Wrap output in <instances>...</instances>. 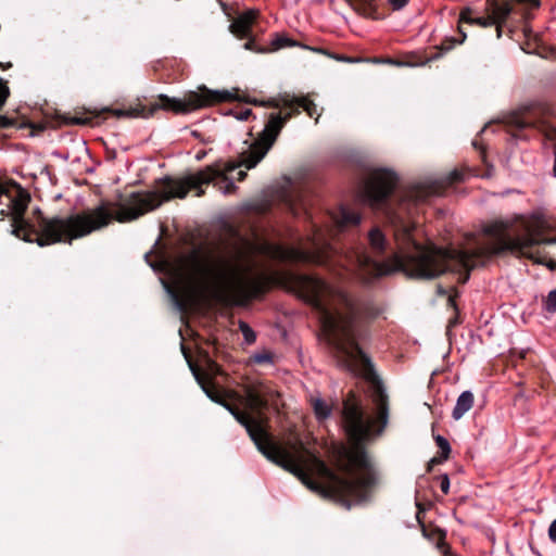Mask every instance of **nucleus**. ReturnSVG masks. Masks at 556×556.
<instances>
[{
  "label": "nucleus",
  "mask_w": 556,
  "mask_h": 556,
  "mask_svg": "<svg viewBox=\"0 0 556 556\" xmlns=\"http://www.w3.org/2000/svg\"><path fill=\"white\" fill-rule=\"evenodd\" d=\"M334 226L341 230L349 226H355L361 222V216L356 212L341 206L336 213L330 216Z\"/></svg>",
  "instance_id": "10"
},
{
  "label": "nucleus",
  "mask_w": 556,
  "mask_h": 556,
  "mask_svg": "<svg viewBox=\"0 0 556 556\" xmlns=\"http://www.w3.org/2000/svg\"><path fill=\"white\" fill-rule=\"evenodd\" d=\"M295 45L296 43L293 40H291L290 38H288L286 36H282V35H277L271 40L270 49H268V50L269 51H276V50H279L281 48L293 47Z\"/></svg>",
  "instance_id": "15"
},
{
  "label": "nucleus",
  "mask_w": 556,
  "mask_h": 556,
  "mask_svg": "<svg viewBox=\"0 0 556 556\" xmlns=\"http://www.w3.org/2000/svg\"><path fill=\"white\" fill-rule=\"evenodd\" d=\"M462 179V175L458 173V172H453L448 178V182L447 184H453L457 180H460Z\"/></svg>",
  "instance_id": "27"
},
{
  "label": "nucleus",
  "mask_w": 556,
  "mask_h": 556,
  "mask_svg": "<svg viewBox=\"0 0 556 556\" xmlns=\"http://www.w3.org/2000/svg\"><path fill=\"white\" fill-rule=\"evenodd\" d=\"M397 184L396 175L388 169H375L359 189L362 202L374 208H384L393 227L396 251H393L382 231L375 227L368 233L372 254H392V266L407 276L418 279H433L447 270L464 275L466 282L468 271L484 264L492 255L511 251L520 256L546 264L555 268L556 263L547 261L545 249L556 244V226L541 212L518 215L507 220H496L485 226L483 233L471 235L459 249H441L424 247L417 242L413 215L416 205L430 195L440 194L444 185L427 180L402 191L394 207L388 204L389 197Z\"/></svg>",
  "instance_id": "1"
},
{
  "label": "nucleus",
  "mask_w": 556,
  "mask_h": 556,
  "mask_svg": "<svg viewBox=\"0 0 556 556\" xmlns=\"http://www.w3.org/2000/svg\"><path fill=\"white\" fill-rule=\"evenodd\" d=\"M256 17L257 11L249 10L243 12L231 23L230 31L239 38L248 37Z\"/></svg>",
  "instance_id": "9"
},
{
  "label": "nucleus",
  "mask_w": 556,
  "mask_h": 556,
  "mask_svg": "<svg viewBox=\"0 0 556 556\" xmlns=\"http://www.w3.org/2000/svg\"><path fill=\"white\" fill-rule=\"evenodd\" d=\"M208 184L223 192V161L181 179L166 178L153 191L134 192L122 202L102 201L96 207L65 218H46L37 211L33 219L24 216L30 201L29 193L16 182L0 184V223L16 238L37 242L40 247L71 242L106 227L113 220H135L163 202L185 198L190 190H195L201 197L204 194L203 186Z\"/></svg>",
  "instance_id": "4"
},
{
  "label": "nucleus",
  "mask_w": 556,
  "mask_h": 556,
  "mask_svg": "<svg viewBox=\"0 0 556 556\" xmlns=\"http://www.w3.org/2000/svg\"><path fill=\"white\" fill-rule=\"evenodd\" d=\"M350 5L357 11L359 14L378 18L377 5L375 0H346Z\"/></svg>",
  "instance_id": "13"
},
{
  "label": "nucleus",
  "mask_w": 556,
  "mask_h": 556,
  "mask_svg": "<svg viewBox=\"0 0 556 556\" xmlns=\"http://www.w3.org/2000/svg\"><path fill=\"white\" fill-rule=\"evenodd\" d=\"M231 97L229 91L211 90L205 86H201L197 91L188 92L184 99L161 96L159 106L178 114H186L205 106L228 101Z\"/></svg>",
  "instance_id": "8"
},
{
  "label": "nucleus",
  "mask_w": 556,
  "mask_h": 556,
  "mask_svg": "<svg viewBox=\"0 0 556 556\" xmlns=\"http://www.w3.org/2000/svg\"><path fill=\"white\" fill-rule=\"evenodd\" d=\"M239 328H240L247 343L251 344L255 341V339H256L255 332L252 330V328L249 325H247L245 323H240Z\"/></svg>",
  "instance_id": "16"
},
{
  "label": "nucleus",
  "mask_w": 556,
  "mask_h": 556,
  "mask_svg": "<svg viewBox=\"0 0 556 556\" xmlns=\"http://www.w3.org/2000/svg\"><path fill=\"white\" fill-rule=\"evenodd\" d=\"M387 2L393 10H401L407 5L409 0H387Z\"/></svg>",
  "instance_id": "22"
},
{
  "label": "nucleus",
  "mask_w": 556,
  "mask_h": 556,
  "mask_svg": "<svg viewBox=\"0 0 556 556\" xmlns=\"http://www.w3.org/2000/svg\"><path fill=\"white\" fill-rule=\"evenodd\" d=\"M76 123H84L83 119H76Z\"/></svg>",
  "instance_id": "30"
},
{
  "label": "nucleus",
  "mask_w": 556,
  "mask_h": 556,
  "mask_svg": "<svg viewBox=\"0 0 556 556\" xmlns=\"http://www.w3.org/2000/svg\"><path fill=\"white\" fill-rule=\"evenodd\" d=\"M545 308L546 311L548 312H556V289L555 290H552L546 300H545Z\"/></svg>",
  "instance_id": "19"
},
{
  "label": "nucleus",
  "mask_w": 556,
  "mask_h": 556,
  "mask_svg": "<svg viewBox=\"0 0 556 556\" xmlns=\"http://www.w3.org/2000/svg\"><path fill=\"white\" fill-rule=\"evenodd\" d=\"M332 229L311 224L305 237L291 233L288 244L267 240L240 241L232 248L212 256L175 279L177 289L189 293H207L225 305L241 306L264 292L267 275L261 256L289 263L342 268L364 282L388 274L392 268L367 254L363 248L339 252L330 243Z\"/></svg>",
  "instance_id": "3"
},
{
  "label": "nucleus",
  "mask_w": 556,
  "mask_h": 556,
  "mask_svg": "<svg viewBox=\"0 0 556 556\" xmlns=\"http://www.w3.org/2000/svg\"><path fill=\"white\" fill-rule=\"evenodd\" d=\"M460 34H462V39L459 40H456L454 38H448V39H445L442 43H441V50L443 51H450L454 46L455 43H462L464 41V39L466 38V34L463 33L462 29H459Z\"/></svg>",
  "instance_id": "18"
},
{
  "label": "nucleus",
  "mask_w": 556,
  "mask_h": 556,
  "mask_svg": "<svg viewBox=\"0 0 556 556\" xmlns=\"http://www.w3.org/2000/svg\"><path fill=\"white\" fill-rule=\"evenodd\" d=\"M285 203L294 216L303 211L307 214L306 194L302 190L294 189L285 195Z\"/></svg>",
  "instance_id": "11"
},
{
  "label": "nucleus",
  "mask_w": 556,
  "mask_h": 556,
  "mask_svg": "<svg viewBox=\"0 0 556 556\" xmlns=\"http://www.w3.org/2000/svg\"><path fill=\"white\" fill-rule=\"evenodd\" d=\"M8 96H9V88L5 86V84L0 78V109L4 104Z\"/></svg>",
  "instance_id": "21"
},
{
  "label": "nucleus",
  "mask_w": 556,
  "mask_h": 556,
  "mask_svg": "<svg viewBox=\"0 0 556 556\" xmlns=\"http://www.w3.org/2000/svg\"><path fill=\"white\" fill-rule=\"evenodd\" d=\"M548 536H549L551 541L556 543V519L553 520V522L551 523V526L548 528Z\"/></svg>",
  "instance_id": "26"
},
{
  "label": "nucleus",
  "mask_w": 556,
  "mask_h": 556,
  "mask_svg": "<svg viewBox=\"0 0 556 556\" xmlns=\"http://www.w3.org/2000/svg\"><path fill=\"white\" fill-rule=\"evenodd\" d=\"M440 488H441V491L444 493V494H447L448 493V490H450V480H448V477L446 475L442 476L441 478V482H440Z\"/></svg>",
  "instance_id": "24"
},
{
  "label": "nucleus",
  "mask_w": 556,
  "mask_h": 556,
  "mask_svg": "<svg viewBox=\"0 0 556 556\" xmlns=\"http://www.w3.org/2000/svg\"><path fill=\"white\" fill-rule=\"evenodd\" d=\"M435 441H437L438 446L442 451L444 458H446L450 453V444H448L447 440L441 435H438L435 438Z\"/></svg>",
  "instance_id": "20"
},
{
  "label": "nucleus",
  "mask_w": 556,
  "mask_h": 556,
  "mask_svg": "<svg viewBox=\"0 0 556 556\" xmlns=\"http://www.w3.org/2000/svg\"><path fill=\"white\" fill-rule=\"evenodd\" d=\"M190 369L206 395L214 402L225 405L235 418L245 427L258 451L270 462L296 476L308 489L324 497L333 498L350 506L366 501L377 482V471L364 450V442L379 434L388 421V396L382 386L374 383L371 399L376 418L365 417L355 402L346 401L343 420L350 439L349 447H340L337 467L341 476L331 471L314 452L298 438L276 442L267 429L264 410L268 404L265 387L249 388L242 399L243 409L226 403L229 392L219 387L215 379L220 376V367L206 357L203 367L188 361Z\"/></svg>",
  "instance_id": "2"
},
{
  "label": "nucleus",
  "mask_w": 556,
  "mask_h": 556,
  "mask_svg": "<svg viewBox=\"0 0 556 556\" xmlns=\"http://www.w3.org/2000/svg\"><path fill=\"white\" fill-rule=\"evenodd\" d=\"M244 49L251 50V51H255V52H258V53H265V52L269 51L266 48L256 49L254 40H249L248 42H245L244 43Z\"/></svg>",
  "instance_id": "23"
},
{
  "label": "nucleus",
  "mask_w": 556,
  "mask_h": 556,
  "mask_svg": "<svg viewBox=\"0 0 556 556\" xmlns=\"http://www.w3.org/2000/svg\"><path fill=\"white\" fill-rule=\"evenodd\" d=\"M552 111L549 106L543 103H533L522 106L511 113L506 124L517 130L533 129L544 136L545 139L554 142V176L556 177V127L549 123Z\"/></svg>",
  "instance_id": "6"
},
{
  "label": "nucleus",
  "mask_w": 556,
  "mask_h": 556,
  "mask_svg": "<svg viewBox=\"0 0 556 556\" xmlns=\"http://www.w3.org/2000/svg\"><path fill=\"white\" fill-rule=\"evenodd\" d=\"M473 394L470 391H464L457 399L453 409L452 417L459 420L473 405Z\"/></svg>",
  "instance_id": "12"
},
{
  "label": "nucleus",
  "mask_w": 556,
  "mask_h": 556,
  "mask_svg": "<svg viewBox=\"0 0 556 556\" xmlns=\"http://www.w3.org/2000/svg\"><path fill=\"white\" fill-rule=\"evenodd\" d=\"M515 4L523 5L527 9H535L540 3L538 0H485L484 16L472 17V10L465 9L460 13L459 21L481 27L494 25L496 26V36L501 38L502 27L513 12Z\"/></svg>",
  "instance_id": "7"
},
{
  "label": "nucleus",
  "mask_w": 556,
  "mask_h": 556,
  "mask_svg": "<svg viewBox=\"0 0 556 556\" xmlns=\"http://www.w3.org/2000/svg\"><path fill=\"white\" fill-rule=\"evenodd\" d=\"M251 113H252L251 109H242L236 113V117L240 121H247L249 118V116L251 115Z\"/></svg>",
  "instance_id": "25"
},
{
  "label": "nucleus",
  "mask_w": 556,
  "mask_h": 556,
  "mask_svg": "<svg viewBox=\"0 0 556 556\" xmlns=\"http://www.w3.org/2000/svg\"><path fill=\"white\" fill-rule=\"evenodd\" d=\"M282 283L317 312L321 330L339 363L357 375L370 378L372 364L361 350L362 312L341 289L324 279L286 271Z\"/></svg>",
  "instance_id": "5"
},
{
  "label": "nucleus",
  "mask_w": 556,
  "mask_h": 556,
  "mask_svg": "<svg viewBox=\"0 0 556 556\" xmlns=\"http://www.w3.org/2000/svg\"><path fill=\"white\" fill-rule=\"evenodd\" d=\"M312 405L318 419H326L330 415L331 407L325 401L314 399Z\"/></svg>",
  "instance_id": "14"
},
{
  "label": "nucleus",
  "mask_w": 556,
  "mask_h": 556,
  "mask_svg": "<svg viewBox=\"0 0 556 556\" xmlns=\"http://www.w3.org/2000/svg\"><path fill=\"white\" fill-rule=\"evenodd\" d=\"M202 157H203V153H200V154L197 155L198 160H201Z\"/></svg>",
  "instance_id": "29"
},
{
  "label": "nucleus",
  "mask_w": 556,
  "mask_h": 556,
  "mask_svg": "<svg viewBox=\"0 0 556 556\" xmlns=\"http://www.w3.org/2000/svg\"><path fill=\"white\" fill-rule=\"evenodd\" d=\"M114 113H115L117 116H125V115H127V113H126V112H124V111H119V110H118V111H114Z\"/></svg>",
  "instance_id": "28"
},
{
  "label": "nucleus",
  "mask_w": 556,
  "mask_h": 556,
  "mask_svg": "<svg viewBox=\"0 0 556 556\" xmlns=\"http://www.w3.org/2000/svg\"><path fill=\"white\" fill-rule=\"evenodd\" d=\"M253 361L256 364H270L273 362V354L268 351H263L254 354Z\"/></svg>",
  "instance_id": "17"
}]
</instances>
